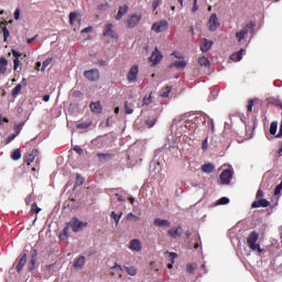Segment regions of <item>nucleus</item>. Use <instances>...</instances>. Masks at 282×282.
<instances>
[{
    "label": "nucleus",
    "mask_w": 282,
    "mask_h": 282,
    "mask_svg": "<svg viewBox=\"0 0 282 282\" xmlns=\"http://www.w3.org/2000/svg\"><path fill=\"white\" fill-rule=\"evenodd\" d=\"M74 151H76L78 153V155H83V153H84L83 149L80 147H78V145H76L74 148Z\"/></svg>",
    "instance_id": "nucleus-55"
},
{
    "label": "nucleus",
    "mask_w": 282,
    "mask_h": 282,
    "mask_svg": "<svg viewBox=\"0 0 282 282\" xmlns=\"http://www.w3.org/2000/svg\"><path fill=\"white\" fill-rule=\"evenodd\" d=\"M150 269L151 270H155V272H158V269H155V262H151L150 263Z\"/></svg>",
    "instance_id": "nucleus-63"
},
{
    "label": "nucleus",
    "mask_w": 282,
    "mask_h": 282,
    "mask_svg": "<svg viewBox=\"0 0 282 282\" xmlns=\"http://www.w3.org/2000/svg\"><path fill=\"white\" fill-rule=\"evenodd\" d=\"M256 197L257 199H261V197H263V192L261 189H258Z\"/></svg>",
    "instance_id": "nucleus-60"
},
{
    "label": "nucleus",
    "mask_w": 282,
    "mask_h": 282,
    "mask_svg": "<svg viewBox=\"0 0 282 282\" xmlns=\"http://www.w3.org/2000/svg\"><path fill=\"white\" fill-rule=\"evenodd\" d=\"M141 20H142V14L140 13H134L130 15L126 21L127 28H135Z\"/></svg>",
    "instance_id": "nucleus-6"
},
{
    "label": "nucleus",
    "mask_w": 282,
    "mask_h": 282,
    "mask_svg": "<svg viewBox=\"0 0 282 282\" xmlns=\"http://www.w3.org/2000/svg\"><path fill=\"white\" fill-rule=\"evenodd\" d=\"M8 72V59L0 57V76Z\"/></svg>",
    "instance_id": "nucleus-20"
},
{
    "label": "nucleus",
    "mask_w": 282,
    "mask_h": 282,
    "mask_svg": "<svg viewBox=\"0 0 282 282\" xmlns=\"http://www.w3.org/2000/svg\"><path fill=\"white\" fill-rule=\"evenodd\" d=\"M11 160H21V150L17 149L11 154Z\"/></svg>",
    "instance_id": "nucleus-36"
},
{
    "label": "nucleus",
    "mask_w": 282,
    "mask_h": 282,
    "mask_svg": "<svg viewBox=\"0 0 282 282\" xmlns=\"http://www.w3.org/2000/svg\"><path fill=\"white\" fill-rule=\"evenodd\" d=\"M230 180H232V170H225L220 174L221 184H230Z\"/></svg>",
    "instance_id": "nucleus-11"
},
{
    "label": "nucleus",
    "mask_w": 282,
    "mask_h": 282,
    "mask_svg": "<svg viewBox=\"0 0 282 282\" xmlns=\"http://www.w3.org/2000/svg\"><path fill=\"white\" fill-rule=\"evenodd\" d=\"M188 63L184 59L182 61H174L172 64H170V67L173 68L175 67L176 69H184Z\"/></svg>",
    "instance_id": "nucleus-17"
},
{
    "label": "nucleus",
    "mask_w": 282,
    "mask_h": 282,
    "mask_svg": "<svg viewBox=\"0 0 282 282\" xmlns=\"http://www.w3.org/2000/svg\"><path fill=\"white\" fill-rule=\"evenodd\" d=\"M196 270H197V264L195 263L187 264L186 267V272H188V274H193Z\"/></svg>",
    "instance_id": "nucleus-35"
},
{
    "label": "nucleus",
    "mask_w": 282,
    "mask_h": 282,
    "mask_svg": "<svg viewBox=\"0 0 282 282\" xmlns=\"http://www.w3.org/2000/svg\"><path fill=\"white\" fill-rule=\"evenodd\" d=\"M89 32H94V28L88 26V28L82 30V34H89Z\"/></svg>",
    "instance_id": "nucleus-52"
},
{
    "label": "nucleus",
    "mask_w": 282,
    "mask_h": 282,
    "mask_svg": "<svg viewBox=\"0 0 282 282\" xmlns=\"http://www.w3.org/2000/svg\"><path fill=\"white\" fill-rule=\"evenodd\" d=\"M153 224L156 228H171V221L167 219L155 218Z\"/></svg>",
    "instance_id": "nucleus-13"
},
{
    "label": "nucleus",
    "mask_w": 282,
    "mask_h": 282,
    "mask_svg": "<svg viewBox=\"0 0 282 282\" xmlns=\"http://www.w3.org/2000/svg\"><path fill=\"white\" fill-rule=\"evenodd\" d=\"M206 149H208V139L203 141V150L206 151Z\"/></svg>",
    "instance_id": "nucleus-61"
},
{
    "label": "nucleus",
    "mask_w": 282,
    "mask_h": 282,
    "mask_svg": "<svg viewBox=\"0 0 282 282\" xmlns=\"http://www.w3.org/2000/svg\"><path fill=\"white\" fill-rule=\"evenodd\" d=\"M197 10H199V6H197V0H194L192 12H197Z\"/></svg>",
    "instance_id": "nucleus-53"
},
{
    "label": "nucleus",
    "mask_w": 282,
    "mask_h": 282,
    "mask_svg": "<svg viewBox=\"0 0 282 282\" xmlns=\"http://www.w3.org/2000/svg\"><path fill=\"white\" fill-rule=\"evenodd\" d=\"M164 254H165V257H167V259H169V261H171V263H175V258L177 257V253L165 251Z\"/></svg>",
    "instance_id": "nucleus-31"
},
{
    "label": "nucleus",
    "mask_w": 282,
    "mask_h": 282,
    "mask_svg": "<svg viewBox=\"0 0 282 282\" xmlns=\"http://www.w3.org/2000/svg\"><path fill=\"white\" fill-rule=\"evenodd\" d=\"M97 158H99V160H105V158H109V154L98 153Z\"/></svg>",
    "instance_id": "nucleus-58"
},
{
    "label": "nucleus",
    "mask_w": 282,
    "mask_h": 282,
    "mask_svg": "<svg viewBox=\"0 0 282 282\" xmlns=\"http://www.w3.org/2000/svg\"><path fill=\"white\" fill-rule=\"evenodd\" d=\"M124 110L126 113L131 115L133 113V104H129V101L124 102Z\"/></svg>",
    "instance_id": "nucleus-32"
},
{
    "label": "nucleus",
    "mask_w": 282,
    "mask_h": 282,
    "mask_svg": "<svg viewBox=\"0 0 282 282\" xmlns=\"http://www.w3.org/2000/svg\"><path fill=\"white\" fill-rule=\"evenodd\" d=\"M219 25H221V23L219 22V18L216 13H213L208 20V30L210 32H216Z\"/></svg>",
    "instance_id": "nucleus-5"
},
{
    "label": "nucleus",
    "mask_w": 282,
    "mask_h": 282,
    "mask_svg": "<svg viewBox=\"0 0 282 282\" xmlns=\"http://www.w3.org/2000/svg\"><path fill=\"white\" fill-rule=\"evenodd\" d=\"M12 54H13L14 58H19L21 56V53L17 52V51H12Z\"/></svg>",
    "instance_id": "nucleus-62"
},
{
    "label": "nucleus",
    "mask_w": 282,
    "mask_h": 282,
    "mask_svg": "<svg viewBox=\"0 0 282 282\" xmlns=\"http://www.w3.org/2000/svg\"><path fill=\"white\" fill-rule=\"evenodd\" d=\"M110 217L116 221V226H118L120 224V219H122V213L118 215L116 212H111Z\"/></svg>",
    "instance_id": "nucleus-29"
},
{
    "label": "nucleus",
    "mask_w": 282,
    "mask_h": 282,
    "mask_svg": "<svg viewBox=\"0 0 282 282\" xmlns=\"http://www.w3.org/2000/svg\"><path fill=\"white\" fill-rule=\"evenodd\" d=\"M50 65H52V58H47L46 61L43 62L41 72H45V69H47V67H50Z\"/></svg>",
    "instance_id": "nucleus-41"
},
{
    "label": "nucleus",
    "mask_w": 282,
    "mask_h": 282,
    "mask_svg": "<svg viewBox=\"0 0 282 282\" xmlns=\"http://www.w3.org/2000/svg\"><path fill=\"white\" fill-rule=\"evenodd\" d=\"M127 219H128L129 221H131V220H132V221H140V217L133 215V213L128 214V215H127Z\"/></svg>",
    "instance_id": "nucleus-43"
},
{
    "label": "nucleus",
    "mask_w": 282,
    "mask_h": 282,
    "mask_svg": "<svg viewBox=\"0 0 282 282\" xmlns=\"http://www.w3.org/2000/svg\"><path fill=\"white\" fill-rule=\"evenodd\" d=\"M31 210L33 213H35V215H39L41 213V208L36 205V203H34L32 206H31Z\"/></svg>",
    "instance_id": "nucleus-47"
},
{
    "label": "nucleus",
    "mask_w": 282,
    "mask_h": 282,
    "mask_svg": "<svg viewBox=\"0 0 282 282\" xmlns=\"http://www.w3.org/2000/svg\"><path fill=\"white\" fill-rule=\"evenodd\" d=\"M162 58H164V56L162 55L160 50H158V47H155L153 53L150 56V63H152V65H158V63H160L162 61Z\"/></svg>",
    "instance_id": "nucleus-9"
},
{
    "label": "nucleus",
    "mask_w": 282,
    "mask_h": 282,
    "mask_svg": "<svg viewBox=\"0 0 282 282\" xmlns=\"http://www.w3.org/2000/svg\"><path fill=\"white\" fill-rule=\"evenodd\" d=\"M281 135H282V121H281V123H280V132H279V134L276 135V138H281Z\"/></svg>",
    "instance_id": "nucleus-64"
},
{
    "label": "nucleus",
    "mask_w": 282,
    "mask_h": 282,
    "mask_svg": "<svg viewBox=\"0 0 282 282\" xmlns=\"http://www.w3.org/2000/svg\"><path fill=\"white\" fill-rule=\"evenodd\" d=\"M252 107H254V101L253 100H249V104L247 106L248 111H252Z\"/></svg>",
    "instance_id": "nucleus-56"
},
{
    "label": "nucleus",
    "mask_w": 282,
    "mask_h": 282,
    "mask_svg": "<svg viewBox=\"0 0 282 282\" xmlns=\"http://www.w3.org/2000/svg\"><path fill=\"white\" fill-rule=\"evenodd\" d=\"M69 228H72L73 232H80V230L87 228V223L80 221L78 218H72L70 221L66 224L63 234L59 235L61 239L69 237Z\"/></svg>",
    "instance_id": "nucleus-1"
},
{
    "label": "nucleus",
    "mask_w": 282,
    "mask_h": 282,
    "mask_svg": "<svg viewBox=\"0 0 282 282\" xmlns=\"http://www.w3.org/2000/svg\"><path fill=\"white\" fill-rule=\"evenodd\" d=\"M259 241V234L257 231H252L248 239L247 245L251 250H258V252H263V249H261V246L257 243Z\"/></svg>",
    "instance_id": "nucleus-2"
},
{
    "label": "nucleus",
    "mask_w": 282,
    "mask_h": 282,
    "mask_svg": "<svg viewBox=\"0 0 282 282\" xmlns=\"http://www.w3.org/2000/svg\"><path fill=\"white\" fill-rule=\"evenodd\" d=\"M160 6H162V0H154L152 2L153 10H158V8H160Z\"/></svg>",
    "instance_id": "nucleus-48"
},
{
    "label": "nucleus",
    "mask_w": 282,
    "mask_h": 282,
    "mask_svg": "<svg viewBox=\"0 0 282 282\" xmlns=\"http://www.w3.org/2000/svg\"><path fill=\"white\" fill-rule=\"evenodd\" d=\"M111 270H113L115 272H117V274H120L122 272H124V268H122V265L120 264H115Z\"/></svg>",
    "instance_id": "nucleus-40"
},
{
    "label": "nucleus",
    "mask_w": 282,
    "mask_h": 282,
    "mask_svg": "<svg viewBox=\"0 0 282 282\" xmlns=\"http://www.w3.org/2000/svg\"><path fill=\"white\" fill-rule=\"evenodd\" d=\"M249 30H250V24H248L241 31L236 33V39H237L238 43H241L243 41V39H246L248 36Z\"/></svg>",
    "instance_id": "nucleus-14"
},
{
    "label": "nucleus",
    "mask_w": 282,
    "mask_h": 282,
    "mask_svg": "<svg viewBox=\"0 0 282 282\" xmlns=\"http://www.w3.org/2000/svg\"><path fill=\"white\" fill-rule=\"evenodd\" d=\"M226 204H230V198L228 197H221L217 200L216 206H225Z\"/></svg>",
    "instance_id": "nucleus-34"
},
{
    "label": "nucleus",
    "mask_w": 282,
    "mask_h": 282,
    "mask_svg": "<svg viewBox=\"0 0 282 282\" xmlns=\"http://www.w3.org/2000/svg\"><path fill=\"white\" fill-rule=\"evenodd\" d=\"M129 12V7L128 6H121L119 7V11L116 15V20L120 21L122 20V17H124V14H127Z\"/></svg>",
    "instance_id": "nucleus-19"
},
{
    "label": "nucleus",
    "mask_w": 282,
    "mask_h": 282,
    "mask_svg": "<svg viewBox=\"0 0 282 282\" xmlns=\"http://www.w3.org/2000/svg\"><path fill=\"white\" fill-rule=\"evenodd\" d=\"M198 64L202 67H208L210 65V61H208V57L202 56V57L198 58Z\"/></svg>",
    "instance_id": "nucleus-27"
},
{
    "label": "nucleus",
    "mask_w": 282,
    "mask_h": 282,
    "mask_svg": "<svg viewBox=\"0 0 282 282\" xmlns=\"http://www.w3.org/2000/svg\"><path fill=\"white\" fill-rule=\"evenodd\" d=\"M84 76L85 78H87V80H90L91 83H96V80H100V72L97 68L85 70Z\"/></svg>",
    "instance_id": "nucleus-4"
},
{
    "label": "nucleus",
    "mask_w": 282,
    "mask_h": 282,
    "mask_svg": "<svg viewBox=\"0 0 282 282\" xmlns=\"http://www.w3.org/2000/svg\"><path fill=\"white\" fill-rule=\"evenodd\" d=\"M90 111H93V113H100L102 111V106L99 104V101L91 102Z\"/></svg>",
    "instance_id": "nucleus-21"
},
{
    "label": "nucleus",
    "mask_w": 282,
    "mask_h": 282,
    "mask_svg": "<svg viewBox=\"0 0 282 282\" xmlns=\"http://www.w3.org/2000/svg\"><path fill=\"white\" fill-rule=\"evenodd\" d=\"M172 56H174L178 61H184V54H182L181 52L175 51L172 53Z\"/></svg>",
    "instance_id": "nucleus-45"
},
{
    "label": "nucleus",
    "mask_w": 282,
    "mask_h": 282,
    "mask_svg": "<svg viewBox=\"0 0 282 282\" xmlns=\"http://www.w3.org/2000/svg\"><path fill=\"white\" fill-rule=\"evenodd\" d=\"M243 52H246V50L241 48L239 52L231 54L230 58L235 63H239V61H241V58H242Z\"/></svg>",
    "instance_id": "nucleus-22"
},
{
    "label": "nucleus",
    "mask_w": 282,
    "mask_h": 282,
    "mask_svg": "<svg viewBox=\"0 0 282 282\" xmlns=\"http://www.w3.org/2000/svg\"><path fill=\"white\" fill-rule=\"evenodd\" d=\"M128 248L131 252H142V241L140 239H132Z\"/></svg>",
    "instance_id": "nucleus-8"
},
{
    "label": "nucleus",
    "mask_w": 282,
    "mask_h": 282,
    "mask_svg": "<svg viewBox=\"0 0 282 282\" xmlns=\"http://www.w3.org/2000/svg\"><path fill=\"white\" fill-rule=\"evenodd\" d=\"M166 30H169V22L166 20L154 22L152 25V32H156V34L166 32Z\"/></svg>",
    "instance_id": "nucleus-3"
},
{
    "label": "nucleus",
    "mask_w": 282,
    "mask_h": 282,
    "mask_svg": "<svg viewBox=\"0 0 282 282\" xmlns=\"http://www.w3.org/2000/svg\"><path fill=\"white\" fill-rule=\"evenodd\" d=\"M78 19V13L77 12H70L69 13V23L70 25H74Z\"/></svg>",
    "instance_id": "nucleus-33"
},
{
    "label": "nucleus",
    "mask_w": 282,
    "mask_h": 282,
    "mask_svg": "<svg viewBox=\"0 0 282 282\" xmlns=\"http://www.w3.org/2000/svg\"><path fill=\"white\" fill-rule=\"evenodd\" d=\"M24 123H18L14 126L15 135H19L21 133V130L23 129Z\"/></svg>",
    "instance_id": "nucleus-46"
},
{
    "label": "nucleus",
    "mask_w": 282,
    "mask_h": 282,
    "mask_svg": "<svg viewBox=\"0 0 282 282\" xmlns=\"http://www.w3.org/2000/svg\"><path fill=\"white\" fill-rule=\"evenodd\" d=\"M18 134H10L7 139H6V144H10V142H12V140H14L17 138Z\"/></svg>",
    "instance_id": "nucleus-50"
},
{
    "label": "nucleus",
    "mask_w": 282,
    "mask_h": 282,
    "mask_svg": "<svg viewBox=\"0 0 282 282\" xmlns=\"http://www.w3.org/2000/svg\"><path fill=\"white\" fill-rule=\"evenodd\" d=\"M104 36H108L109 39H118V33L113 30V24L109 23L105 25Z\"/></svg>",
    "instance_id": "nucleus-7"
},
{
    "label": "nucleus",
    "mask_w": 282,
    "mask_h": 282,
    "mask_svg": "<svg viewBox=\"0 0 282 282\" xmlns=\"http://www.w3.org/2000/svg\"><path fill=\"white\" fill-rule=\"evenodd\" d=\"M19 58H15L14 61H13V69L14 70H17L18 68H19Z\"/></svg>",
    "instance_id": "nucleus-57"
},
{
    "label": "nucleus",
    "mask_w": 282,
    "mask_h": 282,
    "mask_svg": "<svg viewBox=\"0 0 282 282\" xmlns=\"http://www.w3.org/2000/svg\"><path fill=\"white\" fill-rule=\"evenodd\" d=\"M167 235L173 239H177V237H182V227L172 228L167 231Z\"/></svg>",
    "instance_id": "nucleus-18"
},
{
    "label": "nucleus",
    "mask_w": 282,
    "mask_h": 282,
    "mask_svg": "<svg viewBox=\"0 0 282 282\" xmlns=\"http://www.w3.org/2000/svg\"><path fill=\"white\" fill-rule=\"evenodd\" d=\"M155 122H158V118L156 117H150L147 121L145 124L149 129L155 127Z\"/></svg>",
    "instance_id": "nucleus-30"
},
{
    "label": "nucleus",
    "mask_w": 282,
    "mask_h": 282,
    "mask_svg": "<svg viewBox=\"0 0 282 282\" xmlns=\"http://www.w3.org/2000/svg\"><path fill=\"white\" fill-rule=\"evenodd\" d=\"M278 127H279V124L275 121L271 122V126H270V133H271V135H276Z\"/></svg>",
    "instance_id": "nucleus-38"
},
{
    "label": "nucleus",
    "mask_w": 282,
    "mask_h": 282,
    "mask_svg": "<svg viewBox=\"0 0 282 282\" xmlns=\"http://www.w3.org/2000/svg\"><path fill=\"white\" fill-rule=\"evenodd\" d=\"M26 261H28V258H26L25 254H23V256L20 258L19 262H18L17 272H21V271L23 270V267L25 265Z\"/></svg>",
    "instance_id": "nucleus-23"
},
{
    "label": "nucleus",
    "mask_w": 282,
    "mask_h": 282,
    "mask_svg": "<svg viewBox=\"0 0 282 282\" xmlns=\"http://www.w3.org/2000/svg\"><path fill=\"white\" fill-rule=\"evenodd\" d=\"M91 127V122H82L77 124V129H89Z\"/></svg>",
    "instance_id": "nucleus-44"
},
{
    "label": "nucleus",
    "mask_w": 282,
    "mask_h": 282,
    "mask_svg": "<svg viewBox=\"0 0 282 282\" xmlns=\"http://www.w3.org/2000/svg\"><path fill=\"white\" fill-rule=\"evenodd\" d=\"M123 270H126L127 274H129V276H137L138 275V268L135 267H123Z\"/></svg>",
    "instance_id": "nucleus-24"
},
{
    "label": "nucleus",
    "mask_w": 282,
    "mask_h": 282,
    "mask_svg": "<svg viewBox=\"0 0 282 282\" xmlns=\"http://www.w3.org/2000/svg\"><path fill=\"white\" fill-rule=\"evenodd\" d=\"M83 265H85V257L80 256L75 260L74 267L80 269Z\"/></svg>",
    "instance_id": "nucleus-28"
},
{
    "label": "nucleus",
    "mask_w": 282,
    "mask_h": 282,
    "mask_svg": "<svg viewBox=\"0 0 282 282\" xmlns=\"http://www.w3.org/2000/svg\"><path fill=\"white\" fill-rule=\"evenodd\" d=\"M25 204H26L28 206H30V204H32V195L26 196V198H25Z\"/></svg>",
    "instance_id": "nucleus-59"
},
{
    "label": "nucleus",
    "mask_w": 282,
    "mask_h": 282,
    "mask_svg": "<svg viewBox=\"0 0 282 282\" xmlns=\"http://www.w3.org/2000/svg\"><path fill=\"white\" fill-rule=\"evenodd\" d=\"M139 72H140V70L138 69V65H133V66L130 68L129 73H128V76H127L129 83H135V80H138V74H139Z\"/></svg>",
    "instance_id": "nucleus-10"
},
{
    "label": "nucleus",
    "mask_w": 282,
    "mask_h": 282,
    "mask_svg": "<svg viewBox=\"0 0 282 282\" xmlns=\"http://www.w3.org/2000/svg\"><path fill=\"white\" fill-rule=\"evenodd\" d=\"M21 89H23V85L18 84V85L13 88V90H12V93H11V96H12L13 98H17V96H19V95L21 94Z\"/></svg>",
    "instance_id": "nucleus-26"
},
{
    "label": "nucleus",
    "mask_w": 282,
    "mask_h": 282,
    "mask_svg": "<svg viewBox=\"0 0 282 282\" xmlns=\"http://www.w3.org/2000/svg\"><path fill=\"white\" fill-rule=\"evenodd\" d=\"M210 47H213V41L203 39L200 42V51L202 52H209Z\"/></svg>",
    "instance_id": "nucleus-16"
},
{
    "label": "nucleus",
    "mask_w": 282,
    "mask_h": 282,
    "mask_svg": "<svg viewBox=\"0 0 282 282\" xmlns=\"http://www.w3.org/2000/svg\"><path fill=\"white\" fill-rule=\"evenodd\" d=\"M143 105L149 107V105H153V96L150 94L149 97L143 98Z\"/></svg>",
    "instance_id": "nucleus-39"
},
{
    "label": "nucleus",
    "mask_w": 282,
    "mask_h": 282,
    "mask_svg": "<svg viewBox=\"0 0 282 282\" xmlns=\"http://www.w3.org/2000/svg\"><path fill=\"white\" fill-rule=\"evenodd\" d=\"M34 263H35V259L34 257L31 258V261H30V265H29V269L32 271L34 270Z\"/></svg>",
    "instance_id": "nucleus-54"
},
{
    "label": "nucleus",
    "mask_w": 282,
    "mask_h": 282,
    "mask_svg": "<svg viewBox=\"0 0 282 282\" xmlns=\"http://www.w3.org/2000/svg\"><path fill=\"white\" fill-rule=\"evenodd\" d=\"M202 171L203 173H213V171H215V165L210 164V163H207V164H204L202 165Z\"/></svg>",
    "instance_id": "nucleus-25"
},
{
    "label": "nucleus",
    "mask_w": 282,
    "mask_h": 282,
    "mask_svg": "<svg viewBox=\"0 0 282 282\" xmlns=\"http://www.w3.org/2000/svg\"><path fill=\"white\" fill-rule=\"evenodd\" d=\"M14 19H15V21H19V19H21V9H15Z\"/></svg>",
    "instance_id": "nucleus-51"
},
{
    "label": "nucleus",
    "mask_w": 282,
    "mask_h": 282,
    "mask_svg": "<svg viewBox=\"0 0 282 282\" xmlns=\"http://www.w3.org/2000/svg\"><path fill=\"white\" fill-rule=\"evenodd\" d=\"M268 206H270L268 199L260 198L259 200L252 203L251 208H268Z\"/></svg>",
    "instance_id": "nucleus-15"
},
{
    "label": "nucleus",
    "mask_w": 282,
    "mask_h": 282,
    "mask_svg": "<svg viewBox=\"0 0 282 282\" xmlns=\"http://www.w3.org/2000/svg\"><path fill=\"white\" fill-rule=\"evenodd\" d=\"M4 41H8V36H10V31H8V28L3 26L2 28Z\"/></svg>",
    "instance_id": "nucleus-49"
},
{
    "label": "nucleus",
    "mask_w": 282,
    "mask_h": 282,
    "mask_svg": "<svg viewBox=\"0 0 282 282\" xmlns=\"http://www.w3.org/2000/svg\"><path fill=\"white\" fill-rule=\"evenodd\" d=\"M85 180L82 177L80 174H77L76 175V183H75V186H83Z\"/></svg>",
    "instance_id": "nucleus-42"
},
{
    "label": "nucleus",
    "mask_w": 282,
    "mask_h": 282,
    "mask_svg": "<svg viewBox=\"0 0 282 282\" xmlns=\"http://www.w3.org/2000/svg\"><path fill=\"white\" fill-rule=\"evenodd\" d=\"M171 89H172L171 86H167V87L163 88L162 91H161V96L163 98H169V95L171 94Z\"/></svg>",
    "instance_id": "nucleus-37"
},
{
    "label": "nucleus",
    "mask_w": 282,
    "mask_h": 282,
    "mask_svg": "<svg viewBox=\"0 0 282 282\" xmlns=\"http://www.w3.org/2000/svg\"><path fill=\"white\" fill-rule=\"evenodd\" d=\"M36 155H39L37 149H33V150L29 151L24 158V162H26V164H32V162H34V160H36Z\"/></svg>",
    "instance_id": "nucleus-12"
}]
</instances>
